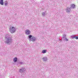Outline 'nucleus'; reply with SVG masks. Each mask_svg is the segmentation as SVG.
I'll use <instances>...</instances> for the list:
<instances>
[{
	"label": "nucleus",
	"instance_id": "1",
	"mask_svg": "<svg viewBox=\"0 0 78 78\" xmlns=\"http://www.w3.org/2000/svg\"><path fill=\"white\" fill-rule=\"evenodd\" d=\"M5 44L7 45H10L12 44V38L11 37H6L5 41Z\"/></svg>",
	"mask_w": 78,
	"mask_h": 78
},
{
	"label": "nucleus",
	"instance_id": "2",
	"mask_svg": "<svg viewBox=\"0 0 78 78\" xmlns=\"http://www.w3.org/2000/svg\"><path fill=\"white\" fill-rule=\"evenodd\" d=\"M28 39H29V41H32L34 42H35V41H37V37L32 36V35H30L28 36Z\"/></svg>",
	"mask_w": 78,
	"mask_h": 78
},
{
	"label": "nucleus",
	"instance_id": "3",
	"mask_svg": "<svg viewBox=\"0 0 78 78\" xmlns=\"http://www.w3.org/2000/svg\"><path fill=\"white\" fill-rule=\"evenodd\" d=\"M9 30L10 32L11 33H15L16 31V29L14 27V26H10Z\"/></svg>",
	"mask_w": 78,
	"mask_h": 78
},
{
	"label": "nucleus",
	"instance_id": "4",
	"mask_svg": "<svg viewBox=\"0 0 78 78\" xmlns=\"http://www.w3.org/2000/svg\"><path fill=\"white\" fill-rule=\"evenodd\" d=\"M71 7L69 8V12H70L72 11H71V9H74L75 8V5L73 4L70 5Z\"/></svg>",
	"mask_w": 78,
	"mask_h": 78
},
{
	"label": "nucleus",
	"instance_id": "5",
	"mask_svg": "<svg viewBox=\"0 0 78 78\" xmlns=\"http://www.w3.org/2000/svg\"><path fill=\"white\" fill-rule=\"evenodd\" d=\"M25 33L27 35H30L31 33V31L29 30H25Z\"/></svg>",
	"mask_w": 78,
	"mask_h": 78
},
{
	"label": "nucleus",
	"instance_id": "6",
	"mask_svg": "<svg viewBox=\"0 0 78 78\" xmlns=\"http://www.w3.org/2000/svg\"><path fill=\"white\" fill-rule=\"evenodd\" d=\"M63 39H64L65 41H68V40L67 38H66V34H64L63 35Z\"/></svg>",
	"mask_w": 78,
	"mask_h": 78
},
{
	"label": "nucleus",
	"instance_id": "7",
	"mask_svg": "<svg viewBox=\"0 0 78 78\" xmlns=\"http://www.w3.org/2000/svg\"><path fill=\"white\" fill-rule=\"evenodd\" d=\"M25 71V69L24 68H22L19 70L20 72H21V73H22L23 72Z\"/></svg>",
	"mask_w": 78,
	"mask_h": 78
},
{
	"label": "nucleus",
	"instance_id": "8",
	"mask_svg": "<svg viewBox=\"0 0 78 78\" xmlns=\"http://www.w3.org/2000/svg\"><path fill=\"white\" fill-rule=\"evenodd\" d=\"M42 59H43L44 61L46 62L48 59V58L47 57H44Z\"/></svg>",
	"mask_w": 78,
	"mask_h": 78
},
{
	"label": "nucleus",
	"instance_id": "9",
	"mask_svg": "<svg viewBox=\"0 0 78 78\" xmlns=\"http://www.w3.org/2000/svg\"><path fill=\"white\" fill-rule=\"evenodd\" d=\"M47 52V50H43L41 51V53L44 54V53H46Z\"/></svg>",
	"mask_w": 78,
	"mask_h": 78
},
{
	"label": "nucleus",
	"instance_id": "10",
	"mask_svg": "<svg viewBox=\"0 0 78 78\" xmlns=\"http://www.w3.org/2000/svg\"><path fill=\"white\" fill-rule=\"evenodd\" d=\"M0 4L1 5H3V0H0Z\"/></svg>",
	"mask_w": 78,
	"mask_h": 78
},
{
	"label": "nucleus",
	"instance_id": "11",
	"mask_svg": "<svg viewBox=\"0 0 78 78\" xmlns=\"http://www.w3.org/2000/svg\"><path fill=\"white\" fill-rule=\"evenodd\" d=\"M14 62H17V57H15L13 59Z\"/></svg>",
	"mask_w": 78,
	"mask_h": 78
},
{
	"label": "nucleus",
	"instance_id": "12",
	"mask_svg": "<svg viewBox=\"0 0 78 78\" xmlns=\"http://www.w3.org/2000/svg\"><path fill=\"white\" fill-rule=\"evenodd\" d=\"M5 6H7V5H8V1H5Z\"/></svg>",
	"mask_w": 78,
	"mask_h": 78
},
{
	"label": "nucleus",
	"instance_id": "13",
	"mask_svg": "<svg viewBox=\"0 0 78 78\" xmlns=\"http://www.w3.org/2000/svg\"><path fill=\"white\" fill-rule=\"evenodd\" d=\"M45 15H46V12H43L42 13V16H45Z\"/></svg>",
	"mask_w": 78,
	"mask_h": 78
},
{
	"label": "nucleus",
	"instance_id": "14",
	"mask_svg": "<svg viewBox=\"0 0 78 78\" xmlns=\"http://www.w3.org/2000/svg\"><path fill=\"white\" fill-rule=\"evenodd\" d=\"M66 11L67 12H69V8L67 7L66 9Z\"/></svg>",
	"mask_w": 78,
	"mask_h": 78
},
{
	"label": "nucleus",
	"instance_id": "15",
	"mask_svg": "<svg viewBox=\"0 0 78 78\" xmlns=\"http://www.w3.org/2000/svg\"><path fill=\"white\" fill-rule=\"evenodd\" d=\"M71 37H72V39H75H75H76V36H71Z\"/></svg>",
	"mask_w": 78,
	"mask_h": 78
},
{
	"label": "nucleus",
	"instance_id": "16",
	"mask_svg": "<svg viewBox=\"0 0 78 78\" xmlns=\"http://www.w3.org/2000/svg\"><path fill=\"white\" fill-rule=\"evenodd\" d=\"M19 64H21V65H22V64H24V63H23V62H19Z\"/></svg>",
	"mask_w": 78,
	"mask_h": 78
},
{
	"label": "nucleus",
	"instance_id": "17",
	"mask_svg": "<svg viewBox=\"0 0 78 78\" xmlns=\"http://www.w3.org/2000/svg\"><path fill=\"white\" fill-rule=\"evenodd\" d=\"M76 39H78V37H76Z\"/></svg>",
	"mask_w": 78,
	"mask_h": 78
},
{
	"label": "nucleus",
	"instance_id": "18",
	"mask_svg": "<svg viewBox=\"0 0 78 78\" xmlns=\"http://www.w3.org/2000/svg\"><path fill=\"white\" fill-rule=\"evenodd\" d=\"M59 41H60V38H59Z\"/></svg>",
	"mask_w": 78,
	"mask_h": 78
}]
</instances>
